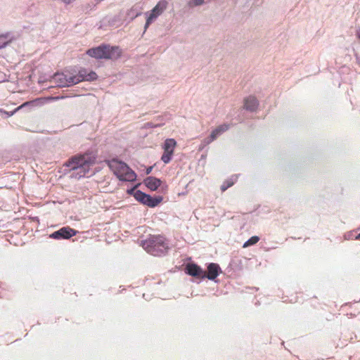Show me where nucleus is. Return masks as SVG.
Here are the masks:
<instances>
[{"instance_id": "0eeeda50", "label": "nucleus", "mask_w": 360, "mask_h": 360, "mask_svg": "<svg viewBox=\"0 0 360 360\" xmlns=\"http://www.w3.org/2000/svg\"><path fill=\"white\" fill-rule=\"evenodd\" d=\"M51 81L59 87L70 86L78 84V79H77L76 75H73L68 72L56 73L53 76Z\"/></svg>"}, {"instance_id": "393cba45", "label": "nucleus", "mask_w": 360, "mask_h": 360, "mask_svg": "<svg viewBox=\"0 0 360 360\" xmlns=\"http://www.w3.org/2000/svg\"><path fill=\"white\" fill-rule=\"evenodd\" d=\"M148 125H150L151 127H156L159 126V124H155V125H153V124H150V123H148Z\"/></svg>"}, {"instance_id": "f03ea898", "label": "nucleus", "mask_w": 360, "mask_h": 360, "mask_svg": "<svg viewBox=\"0 0 360 360\" xmlns=\"http://www.w3.org/2000/svg\"><path fill=\"white\" fill-rule=\"evenodd\" d=\"M107 164L120 181H134L136 179V173L126 163L113 158L108 160Z\"/></svg>"}, {"instance_id": "a878e982", "label": "nucleus", "mask_w": 360, "mask_h": 360, "mask_svg": "<svg viewBox=\"0 0 360 360\" xmlns=\"http://www.w3.org/2000/svg\"><path fill=\"white\" fill-rule=\"evenodd\" d=\"M356 239L360 240V233L356 236Z\"/></svg>"}, {"instance_id": "b1692460", "label": "nucleus", "mask_w": 360, "mask_h": 360, "mask_svg": "<svg viewBox=\"0 0 360 360\" xmlns=\"http://www.w3.org/2000/svg\"><path fill=\"white\" fill-rule=\"evenodd\" d=\"M356 58L358 64L360 65V57L358 56H356Z\"/></svg>"}, {"instance_id": "423d86ee", "label": "nucleus", "mask_w": 360, "mask_h": 360, "mask_svg": "<svg viewBox=\"0 0 360 360\" xmlns=\"http://www.w3.org/2000/svg\"><path fill=\"white\" fill-rule=\"evenodd\" d=\"M128 193L133 194L137 201L150 207H155L162 200V197L161 196L152 197L139 190L135 191L134 188L129 190Z\"/></svg>"}, {"instance_id": "a211bd4d", "label": "nucleus", "mask_w": 360, "mask_h": 360, "mask_svg": "<svg viewBox=\"0 0 360 360\" xmlns=\"http://www.w3.org/2000/svg\"><path fill=\"white\" fill-rule=\"evenodd\" d=\"M237 176H232L229 179L224 181L221 186V190L222 191H225L226 190H227L229 187L234 184V183L237 180Z\"/></svg>"}, {"instance_id": "dca6fc26", "label": "nucleus", "mask_w": 360, "mask_h": 360, "mask_svg": "<svg viewBox=\"0 0 360 360\" xmlns=\"http://www.w3.org/2000/svg\"><path fill=\"white\" fill-rule=\"evenodd\" d=\"M229 129V125L227 124H223L215 128L211 132L212 139H216L217 137L221 136L224 132L226 131Z\"/></svg>"}, {"instance_id": "20e7f679", "label": "nucleus", "mask_w": 360, "mask_h": 360, "mask_svg": "<svg viewBox=\"0 0 360 360\" xmlns=\"http://www.w3.org/2000/svg\"><path fill=\"white\" fill-rule=\"evenodd\" d=\"M91 160L88 155H79L72 157L65 165L74 171V174L78 177H82L89 171Z\"/></svg>"}, {"instance_id": "39448f33", "label": "nucleus", "mask_w": 360, "mask_h": 360, "mask_svg": "<svg viewBox=\"0 0 360 360\" xmlns=\"http://www.w3.org/2000/svg\"><path fill=\"white\" fill-rule=\"evenodd\" d=\"M167 6L168 1L167 0H160L151 11L145 13L146 21L144 25V32L148 28L150 25L163 13V12L167 9Z\"/></svg>"}, {"instance_id": "f257e3e1", "label": "nucleus", "mask_w": 360, "mask_h": 360, "mask_svg": "<svg viewBox=\"0 0 360 360\" xmlns=\"http://www.w3.org/2000/svg\"><path fill=\"white\" fill-rule=\"evenodd\" d=\"M143 248L153 256L165 255L169 249V244L162 236H150L141 242Z\"/></svg>"}, {"instance_id": "4be33fe9", "label": "nucleus", "mask_w": 360, "mask_h": 360, "mask_svg": "<svg viewBox=\"0 0 360 360\" xmlns=\"http://www.w3.org/2000/svg\"><path fill=\"white\" fill-rule=\"evenodd\" d=\"M152 169H153V167H148L146 171V174H150L152 172Z\"/></svg>"}, {"instance_id": "4468645a", "label": "nucleus", "mask_w": 360, "mask_h": 360, "mask_svg": "<svg viewBox=\"0 0 360 360\" xmlns=\"http://www.w3.org/2000/svg\"><path fill=\"white\" fill-rule=\"evenodd\" d=\"M34 102L35 101L25 102L23 104H22L21 105L18 106L17 108H15L13 111H11V112H7V111H5V110H4L2 109H0V115H1V117L7 118L8 117L12 116L18 110H19L25 108V107L30 106V105L33 106Z\"/></svg>"}, {"instance_id": "2eb2a0df", "label": "nucleus", "mask_w": 360, "mask_h": 360, "mask_svg": "<svg viewBox=\"0 0 360 360\" xmlns=\"http://www.w3.org/2000/svg\"><path fill=\"white\" fill-rule=\"evenodd\" d=\"M14 39V37L11 32H7L0 34V49L5 48Z\"/></svg>"}, {"instance_id": "f3484780", "label": "nucleus", "mask_w": 360, "mask_h": 360, "mask_svg": "<svg viewBox=\"0 0 360 360\" xmlns=\"http://www.w3.org/2000/svg\"><path fill=\"white\" fill-rule=\"evenodd\" d=\"M176 142L173 139H168L165 141L163 149L165 152L174 153Z\"/></svg>"}, {"instance_id": "f8f14e48", "label": "nucleus", "mask_w": 360, "mask_h": 360, "mask_svg": "<svg viewBox=\"0 0 360 360\" xmlns=\"http://www.w3.org/2000/svg\"><path fill=\"white\" fill-rule=\"evenodd\" d=\"M259 105L257 99L252 96L247 97L244 100V108L249 111H255Z\"/></svg>"}, {"instance_id": "ddd939ff", "label": "nucleus", "mask_w": 360, "mask_h": 360, "mask_svg": "<svg viewBox=\"0 0 360 360\" xmlns=\"http://www.w3.org/2000/svg\"><path fill=\"white\" fill-rule=\"evenodd\" d=\"M145 185L151 191H155L161 184L160 179L154 177L148 176L144 180Z\"/></svg>"}, {"instance_id": "7ed1b4c3", "label": "nucleus", "mask_w": 360, "mask_h": 360, "mask_svg": "<svg viewBox=\"0 0 360 360\" xmlns=\"http://www.w3.org/2000/svg\"><path fill=\"white\" fill-rule=\"evenodd\" d=\"M86 53L96 59L117 60L121 56L122 51L119 46L102 44L97 47L89 49Z\"/></svg>"}, {"instance_id": "5701e85b", "label": "nucleus", "mask_w": 360, "mask_h": 360, "mask_svg": "<svg viewBox=\"0 0 360 360\" xmlns=\"http://www.w3.org/2000/svg\"><path fill=\"white\" fill-rule=\"evenodd\" d=\"M64 97L62 96V97H59V96H56V97H52L51 98V100H58L60 98H63Z\"/></svg>"}, {"instance_id": "412c9836", "label": "nucleus", "mask_w": 360, "mask_h": 360, "mask_svg": "<svg viewBox=\"0 0 360 360\" xmlns=\"http://www.w3.org/2000/svg\"><path fill=\"white\" fill-rule=\"evenodd\" d=\"M215 139H212V136L210 135L208 138L207 139H205L202 141V144L204 146H206V145H208L210 144V143H212L213 141H214Z\"/></svg>"}, {"instance_id": "bb28decb", "label": "nucleus", "mask_w": 360, "mask_h": 360, "mask_svg": "<svg viewBox=\"0 0 360 360\" xmlns=\"http://www.w3.org/2000/svg\"><path fill=\"white\" fill-rule=\"evenodd\" d=\"M139 15H141V13H137L136 16H139Z\"/></svg>"}, {"instance_id": "6ab92c4d", "label": "nucleus", "mask_w": 360, "mask_h": 360, "mask_svg": "<svg viewBox=\"0 0 360 360\" xmlns=\"http://www.w3.org/2000/svg\"><path fill=\"white\" fill-rule=\"evenodd\" d=\"M259 240V238L258 236H252L250 239H248L244 244L243 248H247L248 246L256 244Z\"/></svg>"}, {"instance_id": "9d476101", "label": "nucleus", "mask_w": 360, "mask_h": 360, "mask_svg": "<svg viewBox=\"0 0 360 360\" xmlns=\"http://www.w3.org/2000/svg\"><path fill=\"white\" fill-rule=\"evenodd\" d=\"M76 76L77 79H78V83L82 81L91 82L97 79V75L95 72L91 71L88 73L86 69L80 70Z\"/></svg>"}, {"instance_id": "aec40b11", "label": "nucleus", "mask_w": 360, "mask_h": 360, "mask_svg": "<svg viewBox=\"0 0 360 360\" xmlns=\"http://www.w3.org/2000/svg\"><path fill=\"white\" fill-rule=\"evenodd\" d=\"M172 155H173V153H170L164 151V153L162 154V155L161 157V160L164 163L167 164L171 161Z\"/></svg>"}, {"instance_id": "1a4fd4ad", "label": "nucleus", "mask_w": 360, "mask_h": 360, "mask_svg": "<svg viewBox=\"0 0 360 360\" xmlns=\"http://www.w3.org/2000/svg\"><path fill=\"white\" fill-rule=\"evenodd\" d=\"M221 268L219 264L216 263H210L207 266V273L205 274L203 271L202 278H207L209 280L214 281L221 273Z\"/></svg>"}, {"instance_id": "9b49d317", "label": "nucleus", "mask_w": 360, "mask_h": 360, "mask_svg": "<svg viewBox=\"0 0 360 360\" xmlns=\"http://www.w3.org/2000/svg\"><path fill=\"white\" fill-rule=\"evenodd\" d=\"M186 273L192 276L202 278L203 270L195 264H188L186 266Z\"/></svg>"}, {"instance_id": "6e6552de", "label": "nucleus", "mask_w": 360, "mask_h": 360, "mask_svg": "<svg viewBox=\"0 0 360 360\" xmlns=\"http://www.w3.org/2000/svg\"><path fill=\"white\" fill-rule=\"evenodd\" d=\"M77 231L69 226L63 227L59 230L53 232L50 235V238L53 239H68L72 236H75Z\"/></svg>"}]
</instances>
